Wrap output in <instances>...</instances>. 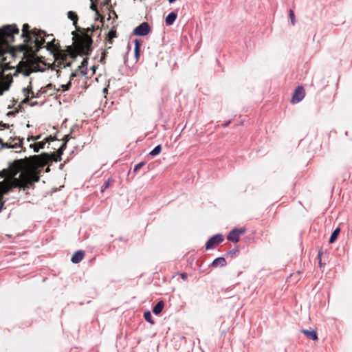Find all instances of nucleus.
I'll return each instance as SVG.
<instances>
[{"label": "nucleus", "instance_id": "obj_1", "mask_svg": "<svg viewBox=\"0 0 352 352\" xmlns=\"http://www.w3.org/2000/svg\"><path fill=\"white\" fill-rule=\"evenodd\" d=\"M0 177L4 178L2 182H0V184H3V186L9 187L8 193L13 188H23L25 190L28 188L30 184L23 173H19V171H12L10 169L2 170L0 172ZM0 195H1V192H0Z\"/></svg>", "mask_w": 352, "mask_h": 352}, {"label": "nucleus", "instance_id": "obj_2", "mask_svg": "<svg viewBox=\"0 0 352 352\" xmlns=\"http://www.w3.org/2000/svg\"><path fill=\"white\" fill-rule=\"evenodd\" d=\"M30 26L28 23H25L23 25L22 28V35L21 36L25 38V42L26 44L21 45V50L23 51L26 47H29V50L32 52H38L41 48H42L43 45L45 43V40L41 38V40L38 38V33L36 30L32 31V34L35 37V39L28 34Z\"/></svg>", "mask_w": 352, "mask_h": 352}, {"label": "nucleus", "instance_id": "obj_3", "mask_svg": "<svg viewBox=\"0 0 352 352\" xmlns=\"http://www.w3.org/2000/svg\"><path fill=\"white\" fill-rule=\"evenodd\" d=\"M19 33V30L16 25H6L0 29V56L6 52V48L9 44L14 42V34ZM0 67H1V64Z\"/></svg>", "mask_w": 352, "mask_h": 352}, {"label": "nucleus", "instance_id": "obj_4", "mask_svg": "<svg viewBox=\"0 0 352 352\" xmlns=\"http://www.w3.org/2000/svg\"><path fill=\"white\" fill-rule=\"evenodd\" d=\"M94 26L92 25L91 28H88L86 29L85 32L83 34V36L80 41V48L83 51V54L86 56H89L92 52V43L93 39L91 37V34L93 33V30Z\"/></svg>", "mask_w": 352, "mask_h": 352}, {"label": "nucleus", "instance_id": "obj_5", "mask_svg": "<svg viewBox=\"0 0 352 352\" xmlns=\"http://www.w3.org/2000/svg\"><path fill=\"white\" fill-rule=\"evenodd\" d=\"M29 160L32 168L38 169L44 168L50 160V157L47 153H43L39 155L30 157Z\"/></svg>", "mask_w": 352, "mask_h": 352}, {"label": "nucleus", "instance_id": "obj_6", "mask_svg": "<svg viewBox=\"0 0 352 352\" xmlns=\"http://www.w3.org/2000/svg\"><path fill=\"white\" fill-rule=\"evenodd\" d=\"M246 232L245 228H234L232 229L227 235V240L232 243H238L239 241V236L241 234Z\"/></svg>", "mask_w": 352, "mask_h": 352}, {"label": "nucleus", "instance_id": "obj_7", "mask_svg": "<svg viewBox=\"0 0 352 352\" xmlns=\"http://www.w3.org/2000/svg\"><path fill=\"white\" fill-rule=\"evenodd\" d=\"M223 241V236L221 234H216L212 236L206 243V250H212L215 245L221 243Z\"/></svg>", "mask_w": 352, "mask_h": 352}, {"label": "nucleus", "instance_id": "obj_8", "mask_svg": "<svg viewBox=\"0 0 352 352\" xmlns=\"http://www.w3.org/2000/svg\"><path fill=\"white\" fill-rule=\"evenodd\" d=\"M151 31L150 26L147 22H143L137 26L133 31V34L138 36H144Z\"/></svg>", "mask_w": 352, "mask_h": 352}, {"label": "nucleus", "instance_id": "obj_9", "mask_svg": "<svg viewBox=\"0 0 352 352\" xmlns=\"http://www.w3.org/2000/svg\"><path fill=\"white\" fill-rule=\"evenodd\" d=\"M305 89L302 86H298L291 98V102L293 104H297L300 102L305 97Z\"/></svg>", "mask_w": 352, "mask_h": 352}, {"label": "nucleus", "instance_id": "obj_10", "mask_svg": "<svg viewBox=\"0 0 352 352\" xmlns=\"http://www.w3.org/2000/svg\"><path fill=\"white\" fill-rule=\"evenodd\" d=\"M55 140V137H52V135H50L45 138L43 141L30 144V147L33 148L35 153H38L40 149H43L44 148L46 143H49L50 141H54Z\"/></svg>", "mask_w": 352, "mask_h": 352}, {"label": "nucleus", "instance_id": "obj_11", "mask_svg": "<svg viewBox=\"0 0 352 352\" xmlns=\"http://www.w3.org/2000/svg\"><path fill=\"white\" fill-rule=\"evenodd\" d=\"M85 254L83 250H77L72 255L71 258V261L74 264H77L83 259Z\"/></svg>", "mask_w": 352, "mask_h": 352}, {"label": "nucleus", "instance_id": "obj_12", "mask_svg": "<svg viewBox=\"0 0 352 352\" xmlns=\"http://www.w3.org/2000/svg\"><path fill=\"white\" fill-rule=\"evenodd\" d=\"M67 15L68 19L73 21V25L75 26L76 30L80 31V28L77 26V22L78 20L77 14L74 11H69L67 12Z\"/></svg>", "mask_w": 352, "mask_h": 352}, {"label": "nucleus", "instance_id": "obj_13", "mask_svg": "<svg viewBox=\"0 0 352 352\" xmlns=\"http://www.w3.org/2000/svg\"><path fill=\"white\" fill-rule=\"evenodd\" d=\"M3 185V184H0V192H1V195H0V212L5 204V201H2L3 197L4 195L8 194L10 190L9 187H6Z\"/></svg>", "mask_w": 352, "mask_h": 352}, {"label": "nucleus", "instance_id": "obj_14", "mask_svg": "<svg viewBox=\"0 0 352 352\" xmlns=\"http://www.w3.org/2000/svg\"><path fill=\"white\" fill-rule=\"evenodd\" d=\"M301 332L311 340L315 341L318 340V334L315 330L302 329Z\"/></svg>", "mask_w": 352, "mask_h": 352}, {"label": "nucleus", "instance_id": "obj_15", "mask_svg": "<svg viewBox=\"0 0 352 352\" xmlns=\"http://www.w3.org/2000/svg\"><path fill=\"white\" fill-rule=\"evenodd\" d=\"M226 264L227 263L224 257H217L213 260L211 263V266L213 267H217L218 266L224 267Z\"/></svg>", "mask_w": 352, "mask_h": 352}, {"label": "nucleus", "instance_id": "obj_16", "mask_svg": "<svg viewBox=\"0 0 352 352\" xmlns=\"http://www.w3.org/2000/svg\"><path fill=\"white\" fill-rule=\"evenodd\" d=\"M87 66H88V58H83L81 65L78 67V71H79L82 76H85L87 74Z\"/></svg>", "mask_w": 352, "mask_h": 352}, {"label": "nucleus", "instance_id": "obj_17", "mask_svg": "<svg viewBox=\"0 0 352 352\" xmlns=\"http://www.w3.org/2000/svg\"><path fill=\"white\" fill-rule=\"evenodd\" d=\"M177 17V14L175 12H170L166 17L165 22L167 25H171L174 23Z\"/></svg>", "mask_w": 352, "mask_h": 352}, {"label": "nucleus", "instance_id": "obj_18", "mask_svg": "<svg viewBox=\"0 0 352 352\" xmlns=\"http://www.w3.org/2000/svg\"><path fill=\"white\" fill-rule=\"evenodd\" d=\"M164 307V302L163 300H160L153 308V313L155 315H159L162 313Z\"/></svg>", "mask_w": 352, "mask_h": 352}, {"label": "nucleus", "instance_id": "obj_19", "mask_svg": "<svg viewBox=\"0 0 352 352\" xmlns=\"http://www.w3.org/2000/svg\"><path fill=\"white\" fill-rule=\"evenodd\" d=\"M38 38L41 40V38H43L45 40V43H46L45 41V39L43 38V37H41V34H44L47 38L48 39H50L52 38L51 41H48L47 42V45H49V46H52V44L55 42V38H53V35L52 34H50V35H46V33L45 31H43V30H39L38 31Z\"/></svg>", "mask_w": 352, "mask_h": 352}, {"label": "nucleus", "instance_id": "obj_20", "mask_svg": "<svg viewBox=\"0 0 352 352\" xmlns=\"http://www.w3.org/2000/svg\"><path fill=\"white\" fill-rule=\"evenodd\" d=\"M340 232V230L339 228L335 229L333 231V232L331 233V234L330 236L329 240V243H333L336 240Z\"/></svg>", "mask_w": 352, "mask_h": 352}, {"label": "nucleus", "instance_id": "obj_21", "mask_svg": "<svg viewBox=\"0 0 352 352\" xmlns=\"http://www.w3.org/2000/svg\"><path fill=\"white\" fill-rule=\"evenodd\" d=\"M24 111L23 107H21V105H19L18 107L14 111H8L6 114L7 116L11 117V116H15L16 113L19 112H22Z\"/></svg>", "mask_w": 352, "mask_h": 352}, {"label": "nucleus", "instance_id": "obj_22", "mask_svg": "<svg viewBox=\"0 0 352 352\" xmlns=\"http://www.w3.org/2000/svg\"><path fill=\"white\" fill-rule=\"evenodd\" d=\"M162 152V145H157L152 151H150L149 155L152 156H157Z\"/></svg>", "mask_w": 352, "mask_h": 352}, {"label": "nucleus", "instance_id": "obj_23", "mask_svg": "<svg viewBox=\"0 0 352 352\" xmlns=\"http://www.w3.org/2000/svg\"><path fill=\"white\" fill-rule=\"evenodd\" d=\"M144 318L146 321L149 322L151 324L155 323L154 320L152 318V315L150 311L147 310L144 313Z\"/></svg>", "mask_w": 352, "mask_h": 352}, {"label": "nucleus", "instance_id": "obj_24", "mask_svg": "<svg viewBox=\"0 0 352 352\" xmlns=\"http://www.w3.org/2000/svg\"><path fill=\"white\" fill-rule=\"evenodd\" d=\"M239 252V246H235L232 250H230L228 251L225 255L226 256H230L231 257H234L237 253Z\"/></svg>", "mask_w": 352, "mask_h": 352}, {"label": "nucleus", "instance_id": "obj_25", "mask_svg": "<svg viewBox=\"0 0 352 352\" xmlns=\"http://www.w3.org/2000/svg\"><path fill=\"white\" fill-rule=\"evenodd\" d=\"M23 93L25 96H28V94H33L32 88V82H30V85L28 87H25L23 89Z\"/></svg>", "mask_w": 352, "mask_h": 352}, {"label": "nucleus", "instance_id": "obj_26", "mask_svg": "<svg viewBox=\"0 0 352 352\" xmlns=\"http://www.w3.org/2000/svg\"><path fill=\"white\" fill-rule=\"evenodd\" d=\"M289 19L291 20L292 25H294L296 24V18H295L294 12L292 9H290L289 10Z\"/></svg>", "mask_w": 352, "mask_h": 352}, {"label": "nucleus", "instance_id": "obj_27", "mask_svg": "<svg viewBox=\"0 0 352 352\" xmlns=\"http://www.w3.org/2000/svg\"><path fill=\"white\" fill-rule=\"evenodd\" d=\"M0 151L3 149V148H11V144H8V143H5L3 140L0 138Z\"/></svg>", "mask_w": 352, "mask_h": 352}, {"label": "nucleus", "instance_id": "obj_28", "mask_svg": "<svg viewBox=\"0 0 352 352\" xmlns=\"http://www.w3.org/2000/svg\"><path fill=\"white\" fill-rule=\"evenodd\" d=\"M67 144L66 142H63L59 148L58 149V153L60 155L58 160H61L60 155L63 154V151L66 148Z\"/></svg>", "mask_w": 352, "mask_h": 352}, {"label": "nucleus", "instance_id": "obj_29", "mask_svg": "<svg viewBox=\"0 0 352 352\" xmlns=\"http://www.w3.org/2000/svg\"><path fill=\"white\" fill-rule=\"evenodd\" d=\"M145 162H141L136 164L133 168V173H137L141 168H142L145 165Z\"/></svg>", "mask_w": 352, "mask_h": 352}, {"label": "nucleus", "instance_id": "obj_30", "mask_svg": "<svg viewBox=\"0 0 352 352\" xmlns=\"http://www.w3.org/2000/svg\"><path fill=\"white\" fill-rule=\"evenodd\" d=\"M46 90H43V88H41L40 90L38 91L36 94H32V97L35 98H38L41 94H45Z\"/></svg>", "mask_w": 352, "mask_h": 352}, {"label": "nucleus", "instance_id": "obj_31", "mask_svg": "<svg viewBox=\"0 0 352 352\" xmlns=\"http://www.w3.org/2000/svg\"><path fill=\"white\" fill-rule=\"evenodd\" d=\"M18 140H19V144H11V148H16L22 146L24 139L19 138Z\"/></svg>", "mask_w": 352, "mask_h": 352}, {"label": "nucleus", "instance_id": "obj_32", "mask_svg": "<svg viewBox=\"0 0 352 352\" xmlns=\"http://www.w3.org/2000/svg\"><path fill=\"white\" fill-rule=\"evenodd\" d=\"M134 43H135V49H136V50H140L141 42L138 38H135L134 41Z\"/></svg>", "mask_w": 352, "mask_h": 352}, {"label": "nucleus", "instance_id": "obj_33", "mask_svg": "<svg viewBox=\"0 0 352 352\" xmlns=\"http://www.w3.org/2000/svg\"><path fill=\"white\" fill-rule=\"evenodd\" d=\"M41 138V135H36V136H29L27 139L28 142H31V141H36L38 140H39Z\"/></svg>", "mask_w": 352, "mask_h": 352}, {"label": "nucleus", "instance_id": "obj_34", "mask_svg": "<svg viewBox=\"0 0 352 352\" xmlns=\"http://www.w3.org/2000/svg\"><path fill=\"white\" fill-rule=\"evenodd\" d=\"M72 86V82L71 81H69L67 84L65 85H61V87L65 90V91H67L70 89Z\"/></svg>", "mask_w": 352, "mask_h": 352}, {"label": "nucleus", "instance_id": "obj_35", "mask_svg": "<svg viewBox=\"0 0 352 352\" xmlns=\"http://www.w3.org/2000/svg\"><path fill=\"white\" fill-rule=\"evenodd\" d=\"M29 101H30V99L28 97H26L25 98H24L21 102V103L19 104V105H21V107H23V106H24V104H28L29 103Z\"/></svg>", "mask_w": 352, "mask_h": 352}, {"label": "nucleus", "instance_id": "obj_36", "mask_svg": "<svg viewBox=\"0 0 352 352\" xmlns=\"http://www.w3.org/2000/svg\"><path fill=\"white\" fill-rule=\"evenodd\" d=\"M10 124H6V123H3V122H0V127L3 128V129H8L10 128Z\"/></svg>", "mask_w": 352, "mask_h": 352}, {"label": "nucleus", "instance_id": "obj_37", "mask_svg": "<svg viewBox=\"0 0 352 352\" xmlns=\"http://www.w3.org/2000/svg\"><path fill=\"white\" fill-rule=\"evenodd\" d=\"M109 37L110 38H114V37H116V32L111 30L109 32V34H108Z\"/></svg>", "mask_w": 352, "mask_h": 352}, {"label": "nucleus", "instance_id": "obj_38", "mask_svg": "<svg viewBox=\"0 0 352 352\" xmlns=\"http://www.w3.org/2000/svg\"><path fill=\"white\" fill-rule=\"evenodd\" d=\"M53 85L52 83H49L44 88H43V90H46L47 92L49 89H51Z\"/></svg>", "mask_w": 352, "mask_h": 352}, {"label": "nucleus", "instance_id": "obj_39", "mask_svg": "<svg viewBox=\"0 0 352 352\" xmlns=\"http://www.w3.org/2000/svg\"><path fill=\"white\" fill-rule=\"evenodd\" d=\"M109 186V181L104 182V186L102 188L101 191L103 192L105 189L108 188Z\"/></svg>", "mask_w": 352, "mask_h": 352}, {"label": "nucleus", "instance_id": "obj_40", "mask_svg": "<svg viewBox=\"0 0 352 352\" xmlns=\"http://www.w3.org/2000/svg\"><path fill=\"white\" fill-rule=\"evenodd\" d=\"M322 254V252L321 251H319L318 254V258L319 260V265H320V266H322V262H321Z\"/></svg>", "mask_w": 352, "mask_h": 352}, {"label": "nucleus", "instance_id": "obj_41", "mask_svg": "<svg viewBox=\"0 0 352 352\" xmlns=\"http://www.w3.org/2000/svg\"><path fill=\"white\" fill-rule=\"evenodd\" d=\"M140 50H136V49L134 48L135 57L137 60L138 59V57L140 56Z\"/></svg>", "mask_w": 352, "mask_h": 352}, {"label": "nucleus", "instance_id": "obj_42", "mask_svg": "<svg viewBox=\"0 0 352 352\" xmlns=\"http://www.w3.org/2000/svg\"><path fill=\"white\" fill-rule=\"evenodd\" d=\"M181 278L182 279H183L184 280H187V278H188V274L186 273H182L181 274Z\"/></svg>", "mask_w": 352, "mask_h": 352}, {"label": "nucleus", "instance_id": "obj_43", "mask_svg": "<svg viewBox=\"0 0 352 352\" xmlns=\"http://www.w3.org/2000/svg\"><path fill=\"white\" fill-rule=\"evenodd\" d=\"M69 139H70V135H65V137L63 138V142H66L67 143Z\"/></svg>", "mask_w": 352, "mask_h": 352}, {"label": "nucleus", "instance_id": "obj_44", "mask_svg": "<svg viewBox=\"0 0 352 352\" xmlns=\"http://www.w3.org/2000/svg\"><path fill=\"white\" fill-rule=\"evenodd\" d=\"M76 76V72H72L69 77V81L72 82V80Z\"/></svg>", "mask_w": 352, "mask_h": 352}, {"label": "nucleus", "instance_id": "obj_45", "mask_svg": "<svg viewBox=\"0 0 352 352\" xmlns=\"http://www.w3.org/2000/svg\"><path fill=\"white\" fill-rule=\"evenodd\" d=\"M231 123V120H228L226 122L221 124V126L223 128L227 127Z\"/></svg>", "mask_w": 352, "mask_h": 352}, {"label": "nucleus", "instance_id": "obj_46", "mask_svg": "<svg viewBox=\"0 0 352 352\" xmlns=\"http://www.w3.org/2000/svg\"><path fill=\"white\" fill-rule=\"evenodd\" d=\"M105 56H106V53L104 52L102 53V56H101V58H100V63H102L103 61V59L105 58Z\"/></svg>", "mask_w": 352, "mask_h": 352}, {"label": "nucleus", "instance_id": "obj_47", "mask_svg": "<svg viewBox=\"0 0 352 352\" xmlns=\"http://www.w3.org/2000/svg\"><path fill=\"white\" fill-rule=\"evenodd\" d=\"M29 104H30V106H32V107H34V106L38 105V102L34 101V102H30V103H29Z\"/></svg>", "mask_w": 352, "mask_h": 352}, {"label": "nucleus", "instance_id": "obj_48", "mask_svg": "<svg viewBox=\"0 0 352 352\" xmlns=\"http://www.w3.org/2000/svg\"><path fill=\"white\" fill-rule=\"evenodd\" d=\"M91 9L93 10H96V6H95L94 4L91 3Z\"/></svg>", "mask_w": 352, "mask_h": 352}, {"label": "nucleus", "instance_id": "obj_49", "mask_svg": "<svg viewBox=\"0 0 352 352\" xmlns=\"http://www.w3.org/2000/svg\"><path fill=\"white\" fill-rule=\"evenodd\" d=\"M72 64V62L69 61L65 64V67H71Z\"/></svg>", "mask_w": 352, "mask_h": 352}, {"label": "nucleus", "instance_id": "obj_50", "mask_svg": "<svg viewBox=\"0 0 352 352\" xmlns=\"http://www.w3.org/2000/svg\"><path fill=\"white\" fill-rule=\"evenodd\" d=\"M18 138H16V137H15V138L10 137V141H14V140H16V139L18 140Z\"/></svg>", "mask_w": 352, "mask_h": 352}, {"label": "nucleus", "instance_id": "obj_51", "mask_svg": "<svg viewBox=\"0 0 352 352\" xmlns=\"http://www.w3.org/2000/svg\"><path fill=\"white\" fill-rule=\"evenodd\" d=\"M4 91H4L3 89H1V88H0V96H2V95L3 94V92H4Z\"/></svg>", "mask_w": 352, "mask_h": 352}, {"label": "nucleus", "instance_id": "obj_52", "mask_svg": "<svg viewBox=\"0 0 352 352\" xmlns=\"http://www.w3.org/2000/svg\"><path fill=\"white\" fill-rule=\"evenodd\" d=\"M38 180H39V177H37V176H36V177H35V178H34V182H38Z\"/></svg>", "mask_w": 352, "mask_h": 352}, {"label": "nucleus", "instance_id": "obj_53", "mask_svg": "<svg viewBox=\"0 0 352 352\" xmlns=\"http://www.w3.org/2000/svg\"><path fill=\"white\" fill-rule=\"evenodd\" d=\"M176 1H177V0H168V2H169L170 3H173L175 2Z\"/></svg>", "mask_w": 352, "mask_h": 352}, {"label": "nucleus", "instance_id": "obj_54", "mask_svg": "<svg viewBox=\"0 0 352 352\" xmlns=\"http://www.w3.org/2000/svg\"><path fill=\"white\" fill-rule=\"evenodd\" d=\"M13 107H14V104L9 105V106L8 107V109H12Z\"/></svg>", "mask_w": 352, "mask_h": 352}, {"label": "nucleus", "instance_id": "obj_55", "mask_svg": "<svg viewBox=\"0 0 352 352\" xmlns=\"http://www.w3.org/2000/svg\"><path fill=\"white\" fill-rule=\"evenodd\" d=\"M118 240H119L120 241H122L124 239H123V238H122V237H120V238L118 239Z\"/></svg>", "mask_w": 352, "mask_h": 352}, {"label": "nucleus", "instance_id": "obj_56", "mask_svg": "<svg viewBox=\"0 0 352 352\" xmlns=\"http://www.w3.org/2000/svg\"><path fill=\"white\" fill-rule=\"evenodd\" d=\"M107 91V88H104V92H105Z\"/></svg>", "mask_w": 352, "mask_h": 352}]
</instances>
